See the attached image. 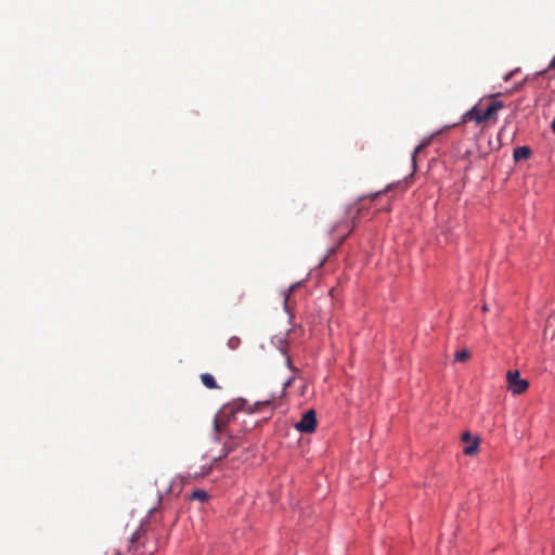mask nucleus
<instances>
[{"label":"nucleus","instance_id":"nucleus-1","mask_svg":"<svg viewBox=\"0 0 555 555\" xmlns=\"http://www.w3.org/2000/svg\"><path fill=\"white\" fill-rule=\"evenodd\" d=\"M158 546L157 532L145 522H141L129 540L127 553L129 555H153L157 552Z\"/></svg>","mask_w":555,"mask_h":555},{"label":"nucleus","instance_id":"nucleus-2","mask_svg":"<svg viewBox=\"0 0 555 555\" xmlns=\"http://www.w3.org/2000/svg\"><path fill=\"white\" fill-rule=\"evenodd\" d=\"M504 107L501 101L480 100L462 116V122L475 121L481 124L498 118V112Z\"/></svg>","mask_w":555,"mask_h":555},{"label":"nucleus","instance_id":"nucleus-3","mask_svg":"<svg viewBox=\"0 0 555 555\" xmlns=\"http://www.w3.org/2000/svg\"><path fill=\"white\" fill-rule=\"evenodd\" d=\"M508 389L513 395H520L527 390L529 383L526 379L520 378L518 371H508L506 374Z\"/></svg>","mask_w":555,"mask_h":555},{"label":"nucleus","instance_id":"nucleus-4","mask_svg":"<svg viewBox=\"0 0 555 555\" xmlns=\"http://www.w3.org/2000/svg\"><path fill=\"white\" fill-rule=\"evenodd\" d=\"M317 427V414L314 410H308L301 420L296 423L295 428L300 433H313Z\"/></svg>","mask_w":555,"mask_h":555},{"label":"nucleus","instance_id":"nucleus-5","mask_svg":"<svg viewBox=\"0 0 555 555\" xmlns=\"http://www.w3.org/2000/svg\"><path fill=\"white\" fill-rule=\"evenodd\" d=\"M531 155V150L528 146H518L513 152L515 162L528 159Z\"/></svg>","mask_w":555,"mask_h":555},{"label":"nucleus","instance_id":"nucleus-6","mask_svg":"<svg viewBox=\"0 0 555 555\" xmlns=\"http://www.w3.org/2000/svg\"><path fill=\"white\" fill-rule=\"evenodd\" d=\"M442 131H443V130H441V132H442ZM439 133H440V131H439ZM437 134H438V132H437ZM435 135H436V133L431 134L428 139L424 140L420 145H417V146L415 147V150H414V152H413V155H412V163H413V167H414V169L416 168V155H417L418 153H421L425 147H427V146L430 144V142H431V140H433V138H434Z\"/></svg>","mask_w":555,"mask_h":555},{"label":"nucleus","instance_id":"nucleus-7","mask_svg":"<svg viewBox=\"0 0 555 555\" xmlns=\"http://www.w3.org/2000/svg\"><path fill=\"white\" fill-rule=\"evenodd\" d=\"M201 380H202L203 385L208 389L219 388L215 377L209 373H203L201 375Z\"/></svg>","mask_w":555,"mask_h":555},{"label":"nucleus","instance_id":"nucleus-8","mask_svg":"<svg viewBox=\"0 0 555 555\" xmlns=\"http://www.w3.org/2000/svg\"><path fill=\"white\" fill-rule=\"evenodd\" d=\"M190 499L193 501H199V502L204 503V502L208 501L209 494L205 490L196 489V490L192 491V493L190 494Z\"/></svg>","mask_w":555,"mask_h":555},{"label":"nucleus","instance_id":"nucleus-9","mask_svg":"<svg viewBox=\"0 0 555 555\" xmlns=\"http://www.w3.org/2000/svg\"><path fill=\"white\" fill-rule=\"evenodd\" d=\"M478 447H479V440L476 438L469 446L464 448L463 452H464V454L469 455V456L475 455L478 451Z\"/></svg>","mask_w":555,"mask_h":555},{"label":"nucleus","instance_id":"nucleus-10","mask_svg":"<svg viewBox=\"0 0 555 555\" xmlns=\"http://www.w3.org/2000/svg\"><path fill=\"white\" fill-rule=\"evenodd\" d=\"M236 446V442L233 437H230V439L224 442V456L228 455Z\"/></svg>","mask_w":555,"mask_h":555},{"label":"nucleus","instance_id":"nucleus-11","mask_svg":"<svg viewBox=\"0 0 555 555\" xmlns=\"http://www.w3.org/2000/svg\"><path fill=\"white\" fill-rule=\"evenodd\" d=\"M469 358V352L466 349L460 350L455 353V360L459 362H464Z\"/></svg>","mask_w":555,"mask_h":555},{"label":"nucleus","instance_id":"nucleus-12","mask_svg":"<svg viewBox=\"0 0 555 555\" xmlns=\"http://www.w3.org/2000/svg\"><path fill=\"white\" fill-rule=\"evenodd\" d=\"M214 427L217 433H220L223 430L224 422H222L219 417L215 418Z\"/></svg>","mask_w":555,"mask_h":555},{"label":"nucleus","instance_id":"nucleus-13","mask_svg":"<svg viewBox=\"0 0 555 555\" xmlns=\"http://www.w3.org/2000/svg\"><path fill=\"white\" fill-rule=\"evenodd\" d=\"M555 325V313L552 314L547 320H546V327H545V332L547 333L550 330L553 328V326Z\"/></svg>","mask_w":555,"mask_h":555},{"label":"nucleus","instance_id":"nucleus-14","mask_svg":"<svg viewBox=\"0 0 555 555\" xmlns=\"http://www.w3.org/2000/svg\"><path fill=\"white\" fill-rule=\"evenodd\" d=\"M240 344V339L237 337H232L229 339L228 345L231 349H235Z\"/></svg>","mask_w":555,"mask_h":555},{"label":"nucleus","instance_id":"nucleus-15","mask_svg":"<svg viewBox=\"0 0 555 555\" xmlns=\"http://www.w3.org/2000/svg\"><path fill=\"white\" fill-rule=\"evenodd\" d=\"M293 382H294V377H289L286 382L283 383V390H282L283 393L292 385Z\"/></svg>","mask_w":555,"mask_h":555},{"label":"nucleus","instance_id":"nucleus-16","mask_svg":"<svg viewBox=\"0 0 555 555\" xmlns=\"http://www.w3.org/2000/svg\"><path fill=\"white\" fill-rule=\"evenodd\" d=\"M462 440H463L464 442H468V441L470 440V434H469L468 431L464 433V434L462 435Z\"/></svg>","mask_w":555,"mask_h":555},{"label":"nucleus","instance_id":"nucleus-17","mask_svg":"<svg viewBox=\"0 0 555 555\" xmlns=\"http://www.w3.org/2000/svg\"><path fill=\"white\" fill-rule=\"evenodd\" d=\"M285 361H286V365H287V367H288L289 370H292V371H295V367L292 365V361H291V358H289L288 356L286 357V360H285Z\"/></svg>","mask_w":555,"mask_h":555},{"label":"nucleus","instance_id":"nucleus-18","mask_svg":"<svg viewBox=\"0 0 555 555\" xmlns=\"http://www.w3.org/2000/svg\"><path fill=\"white\" fill-rule=\"evenodd\" d=\"M548 69H555V56L553 57V60L551 61L550 65H548Z\"/></svg>","mask_w":555,"mask_h":555},{"label":"nucleus","instance_id":"nucleus-19","mask_svg":"<svg viewBox=\"0 0 555 555\" xmlns=\"http://www.w3.org/2000/svg\"><path fill=\"white\" fill-rule=\"evenodd\" d=\"M353 227H354L353 224H352V225L347 224L348 233L343 237V240H344V238H345V237H346L350 232H352Z\"/></svg>","mask_w":555,"mask_h":555},{"label":"nucleus","instance_id":"nucleus-20","mask_svg":"<svg viewBox=\"0 0 555 555\" xmlns=\"http://www.w3.org/2000/svg\"><path fill=\"white\" fill-rule=\"evenodd\" d=\"M270 403H271L270 400H266V401H262V402H257L256 405H260V404L267 405V404H270Z\"/></svg>","mask_w":555,"mask_h":555},{"label":"nucleus","instance_id":"nucleus-21","mask_svg":"<svg viewBox=\"0 0 555 555\" xmlns=\"http://www.w3.org/2000/svg\"><path fill=\"white\" fill-rule=\"evenodd\" d=\"M552 130H553V131H554V133H555V118H554V119H553V121H552Z\"/></svg>","mask_w":555,"mask_h":555},{"label":"nucleus","instance_id":"nucleus-22","mask_svg":"<svg viewBox=\"0 0 555 555\" xmlns=\"http://www.w3.org/2000/svg\"><path fill=\"white\" fill-rule=\"evenodd\" d=\"M287 300H288V295H287V296H285V298H284V306H285V307L287 306Z\"/></svg>","mask_w":555,"mask_h":555},{"label":"nucleus","instance_id":"nucleus-23","mask_svg":"<svg viewBox=\"0 0 555 555\" xmlns=\"http://www.w3.org/2000/svg\"><path fill=\"white\" fill-rule=\"evenodd\" d=\"M512 76V73L505 76V80H508Z\"/></svg>","mask_w":555,"mask_h":555},{"label":"nucleus","instance_id":"nucleus-24","mask_svg":"<svg viewBox=\"0 0 555 555\" xmlns=\"http://www.w3.org/2000/svg\"><path fill=\"white\" fill-rule=\"evenodd\" d=\"M452 127H456V124H453ZM451 126H447L444 129H449Z\"/></svg>","mask_w":555,"mask_h":555},{"label":"nucleus","instance_id":"nucleus-25","mask_svg":"<svg viewBox=\"0 0 555 555\" xmlns=\"http://www.w3.org/2000/svg\"><path fill=\"white\" fill-rule=\"evenodd\" d=\"M380 194H382L380 192L375 193V194L373 195V197H377V196H379Z\"/></svg>","mask_w":555,"mask_h":555},{"label":"nucleus","instance_id":"nucleus-26","mask_svg":"<svg viewBox=\"0 0 555 555\" xmlns=\"http://www.w3.org/2000/svg\"><path fill=\"white\" fill-rule=\"evenodd\" d=\"M114 555H121V553L120 552H116Z\"/></svg>","mask_w":555,"mask_h":555}]
</instances>
